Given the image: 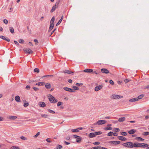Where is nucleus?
I'll use <instances>...</instances> for the list:
<instances>
[{"label": "nucleus", "mask_w": 149, "mask_h": 149, "mask_svg": "<svg viewBox=\"0 0 149 149\" xmlns=\"http://www.w3.org/2000/svg\"><path fill=\"white\" fill-rule=\"evenodd\" d=\"M68 81L70 83H72V80L71 79H69L68 80Z\"/></svg>", "instance_id": "62"}, {"label": "nucleus", "mask_w": 149, "mask_h": 149, "mask_svg": "<svg viewBox=\"0 0 149 149\" xmlns=\"http://www.w3.org/2000/svg\"><path fill=\"white\" fill-rule=\"evenodd\" d=\"M124 81L126 83L129 82V80L128 79H125L124 80Z\"/></svg>", "instance_id": "57"}, {"label": "nucleus", "mask_w": 149, "mask_h": 149, "mask_svg": "<svg viewBox=\"0 0 149 149\" xmlns=\"http://www.w3.org/2000/svg\"><path fill=\"white\" fill-rule=\"evenodd\" d=\"M144 95H139L138 97H137L138 99V100L139 99H141L143 97H144Z\"/></svg>", "instance_id": "27"}, {"label": "nucleus", "mask_w": 149, "mask_h": 149, "mask_svg": "<svg viewBox=\"0 0 149 149\" xmlns=\"http://www.w3.org/2000/svg\"><path fill=\"white\" fill-rule=\"evenodd\" d=\"M39 105L41 107H44L46 106V104L44 102H39Z\"/></svg>", "instance_id": "14"}, {"label": "nucleus", "mask_w": 149, "mask_h": 149, "mask_svg": "<svg viewBox=\"0 0 149 149\" xmlns=\"http://www.w3.org/2000/svg\"><path fill=\"white\" fill-rule=\"evenodd\" d=\"M19 43H23L24 42V41L22 39H20L19 40Z\"/></svg>", "instance_id": "44"}, {"label": "nucleus", "mask_w": 149, "mask_h": 149, "mask_svg": "<svg viewBox=\"0 0 149 149\" xmlns=\"http://www.w3.org/2000/svg\"><path fill=\"white\" fill-rule=\"evenodd\" d=\"M33 89H34V90L35 91H38L39 90V89L36 88V87H33Z\"/></svg>", "instance_id": "51"}, {"label": "nucleus", "mask_w": 149, "mask_h": 149, "mask_svg": "<svg viewBox=\"0 0 149 149\" xmlns=\"http://www.w3.org/2000/svg\"><path fill=\"white\" fill-rule=\"evenodd\" d=\"M40 132H38L34 136V137L35 138L37 137L38 136L40 135Z\"/></svg>", "instance_id": "45"}, {"label": "nucleus", "mask_w": 149, "mask_h": 149, "mask_svg": "<svg viewBox=\"0 0 149 149\" xmlns=\"http://www.w3.org/2000/svg\"><path fill=\"white\" fill-rule=\"evenodd\" d=\"M136 140H139L141 141H144V139L141 138L140 137H138L135 138Z\"/></svg>", "instance_id": "32"}, {"label": "nucleus", "mask_w": 149, "mask_h": 149, "mask_svg": "<svg viewBox=\"0 0 149 149\" xmlns=\"http://www.w3.org/2000/svg\"><path fill=\"white\" fill-rule=\"evenodd\" d=\"M10 31L12 33H13L14 32V29L13 27H10L9 28Z\"/></svg>", "instance_id": "30"}, {"label": "nucleus", "mask_w": 149, "mask_h": 149, "mask_svg": "<svg viewBox=\"0 0 149 149\" xmlns=\"http://www.w3.org/2000/svg\"><path fill=\"white\" fill-rule=\"evenodd\" d=\"M137 101H138V99H137V97L132 98L131 99H130L129 100V101L130 102H135Z\"/></svg>", "instance_id": "24"}, {"label": "nucleus", "mask_w": 149, "mask_h": 149, "mask_svg": "<svg viewBox=\"0 0 149 149\" xmlns=\"http://www.w3.org/2000/svg\"><path fill=\"white\" fill-rule=\"evenodd\" d=\"M34 41L36 45H38V41L36 39H35L34 40Z\"/></svg>", "instance_id": "49"}, {"label": "nucleus", "mask_w": 149, "mask_h": 149, "mask_svg": "<svg viewBox=\"0 0 149 149\" xmlns=\"http://www.w3.org/2000/svg\"><path fill=\"white\" fill-rule=\"evenodd\" d=\"M29 105V104L28 102L25 103L24 104V106L25 107L28 106Z\"/></svg>", "instance_id": "39"}, {"label": "nucleus", "mask_w": 149, "mask_h": 149, "mask_svg": "<svg viewBox=\"0 0 149 149\" xmlns=\"http://www.w3.org/2000/svg\"><path fill=\"white\" fill-rule=\"evenodd\" d=\"M101 71L102 73L105 74H108L109 73V71L106 68L102 69Z\"/></svg>", "instance_id": "10"}, {"label": "nucleus", "mask_w": 149, "mask_h": 149, "mask_svg": "<svg viewBox=\"0 0 149 149\" xmlns=\"http://www.w3.org/2000/svg\"><path fill=\"white\" fill-rule=\"evenodd\" d=\"M48 97L49 101L51 103H55L58 101L57 99H55L54 97L50 94L48 95Z\"/></svg>", "instance_id": "2"}, {"label": "nucleus", "mask_w": 149, "mask_h": 149, "mask_svg": "<svg viewBox=\"0 0 149 149\" xmlns=\"http://www.w3.org/2000/svg\"><path fill=\"white\" fill-rule=\"evenodd\" d=\"M41 115L42 117L44 118H47V117L49 116L48 115L46 114H41Z\"/></svg>", "instance_id": "38"}, {"label": "nucleus", "mask_w": 149, "mask_h": 149, "mask_svg": "<svg viewBox=\"0 0 149 149\" xmlns=\"http://www.w3.org/2000/svg\"><path fill=\"white\" fill-rule=\"evenodd\" d=\"M136 130H134L133 129H132L131 130L129 131H128V133L129 134H134L135 133V132H136Z\"/></svg>", "instance_id": "18"}, {"label": "nucleus", "mask_w": 149, "mask_h": 149, "mask_svg": "<svg viewBox=\"0 0 149 149\" xmlns=\"http://www.w3.org/2000/svg\"><path fill=\"white\" fill-rule=\"evenodd\" d=\"M144 88H147L149 89V85L145 86Z\"/></svg>", "instance_id": "64"}, {"label": "nucleus", "mask_w": 149, "mask_h": 149, "mask_svg": "<svg viewBox=\"0 0 149 149\" xmlns=\"http://www.w3.org/2000/svg\"><path fill=\"white\" fill-rule=\"evenodd\" d=\"M17 118V117L15 116H10L9 117V118L10 120H15Z\"/></svg>", "instance_id": "21"}, {"label": "nucleus", "mask_w": 149, "mask_h": 149, "mask_svg": "<svg viewBox=\"0 0 149 149\" xmlns=\"http://www.w3.org/2000/svg\"><path fill=\"white\" fill-rule=\"evenodd\" d=\"M95 136L94 133H91L89 134V136L90 138H93Z\"/></svg>", "instance_id": "25"}, {"label": "nucleus", "mask_w": 149, "mask_h": 149, "mask_svg": "<svg viewBox=\"0 0 149 149\" xmlns=\"http://www.w3.org/2000/svg\"><path fill=\"white\" fill-rule=\"evenodd\" d=\"M83 84L82 83H77L76 84V85L77 86H81Z\"/></svg>", "instance_id": "47"}, {"label": "nucleus", "mask_w": 149, "mask_h": 149, "mask_svg": "<svg viewBox=\"0 0 149 149\" xmlns=\"http://www.w3.org/2000/svg\"><path fill=\"white\" fill-rule=\"evenodd\" d=\"M109 143L111 144H114L116 145L120 144V142L119 141H110Z\"/></svg>", "instance_id": "7"}, {"label": "nucleus", "mask_w": 149, "mask_h": 149, "mask_svg": "<svg viewBox=\"0 0 149 149\" xmlns=\"http://www.w3.org/2000/svg\"><path fill=\"white\" fill-rule=\"evenodd\" d=\"M45 87L47 89H49L51 87V85L49 83H47L46 84Z\"/></svg>", "instance_id": "19"}, {"label": "nucleus", "mask_w": 149, "mask_h": 149, "mask_svg": "<svg viewBox=\"0 0 149 149\" xmlns=\"http://www.w3.org/2000/svg\"><path fill=\"white\" fill-rule=\"evenodd\" d=\"M105 130H111L112 129V128L108 126L107 127H106L105 128Z\"/></svg>", "instance_id": "43"}, {"label": "nucleus", "mask_w": 149, "mask_h": 149, "mask_svg": "<svg viewBox=\"0 0 149 149\" xmlns=\"http://www.w3.org/2000/svg\"><path fill=\"white\" fill-rule=\"evenodd\" d=\"M47 110H48V111H49L50 113H55V112L54 111L51 110L49 109H48Z\"/></svg>", "instance_id": "34"}, {"label": "nucleus", "mask_w": 149, "mask_h": 149, "mask_svg": "<svg viewBox=\"0 0 149 149\" xmlns=\"http://www.w3.org/2000/svg\"><path fill=\"white\" fill-rule=\"evenodd\" d=\"M118 138L120 140L122 141H125L127 139L125 137L123 136H118Z\"/></svg>", "instance_id": "15"}, {"label": "nucleus", "mask_w": 149, "mask_h": 149, "mask_svg": "<svg viewBox=\"0 0 149 149\" xmlns=\"http://www.w3.org/2000/svg\"><path fill=\"white\" fill-rule=\"evenodd\" d=\"M53 29V28H52L51 26V27H49V29L48 30V32L50 31Z\"/></svg>", "instance_id": "58"}, {"label": "nucleus", "mask_w": 149, "mask_h": 149, "mask_svg": "<svg viewBox=\"0 0 149 149\" xmlns=\"http://www.w3.org/2000/svg\"><path fill=\"white\" fill-rule=\"evenodd\" d=\"M123 145L125 147L127 148H132L134 147V143L130 142H128L123 144Z\"/></svg>", "instance_id": "3"}, {"label": "nucleus", "mask_w": 149, "mask_h": 149, "mask_svg": "<svg viewBox=\"0 0 149 149\" xmlns=\"http://www.w3.org/2000/svg\"><path fill=\"white\" fill-rule=\"evenodd\" d=\"M30 86L29 85H27L26 87V88L27 90H29L30 88Z\"/></svg>", "instance_id": "50"}, {"label": "nucleus", "mask_w": 149, "mask_h": 149, "mask_svg": "<svg viewBox=\"0 0 149 149\" xmlns=\"http://www.w3.org/2000/svg\"><path fill=\"white\" fill-rule=\"evenodd\" d=\"M110 98L113 99H118L123 98V96L113 94L110 96Z\"/></svg>", "instance_id": "4"}, {"label": "nucleus", "mask_w": 149, "mask_h": 149, "mask_svg": "<svg viewBox=\"0 0 149 149\" xmlns=\"http://www.w3.org/2000/svg\"><path fill=\"white\" fill-rule=\"evenodd\" d=\"M54 20H55V18L54 17H53L52 18V19L50 21V24H54Z\"/></svg>", "instance_id": "31"}, {"label": "nucleus", "mask_w": 149, "mask_h": 149, "mask_svg": "<svg viewBox=\"0 0 149 149\" xmlns=\"http://www.w3.org/2000/svg\"><path fill=\"white\" fill-rule=\"evenodd\" d=\"M93 70L92 69H85L84 70L83 72H85L91 73L93 72Z\"/></svg>", "instance_id": "13"}, {"label": "nucleus", "mask_w": 149, "mask_h": 149, "mask_svg": "<svg viewBox=\"0 0 149 149\" xmlns=\"http://www.w3.org/2000/svg\"><path fill=\"white\" fill-rule=\"evenodd\" d=\"M62 146L61 145H58L56 147V149H60L62 148Z\"/></svg>", "instance_id": "33"}, {"label": "nucleus", "mask_w": 149, "mask_h": 149, "mask_svg": "<svg viewBox=\"0 0 149 149\" xmlns=\"http://www.w3.org/2000/svg\"><path fill=\"white\" fill-rule=\"evenodd\" d=\"M64 143L66 145H69L70 144V143L69 142H66V141H64Z\"/></svg>", "instance_id": "59"}, {"label": "nucleus", "mask_w": 149, "mask_h": 149, "mask_svg": "<svg viewBox=\"0 0 149 149\" xmlns=\"http://www.w3.org/2000/svg\"><path fill=\"white\" fill-rule=\"evenodd\" d=\"M94 133L95 136L96 135L101 134L102 133V132L100 131L95 132Z\"/></svg>", "instance_id": "28"}, {"label": "nucleus", "mask_w": 149, "mask_h": 149, "mask_svg": "<svg viewBox=\"0 0 149 149\" xmlns=\"http://www.w3.org/2000/svg\"><path fill=\"white\" fill-rule=\"evenodd\" d=\"M149 134V132H144L143 135H148Z\"/></svg>", "instance_id": "46"}, {"label": "nucleus", "mask_w": 149, "mask_h": 149, "mask_svg": "<svg viewBox=\"0 0 149 149\" xmlns=\"http://www.w3.org/2000/svg\"><path fill=\"white\" fill-rule=\"evenodd\" d=\"M109 83L111 85H113L114 84L113 81L112 80H110Z\"/></svg>", "instance_id": "56"}, {"label": "nucleus", "mask_w": 149, "mask_h": 149, "mask_svg": "<svg viewBox=\"0 0 149 149\" xmlns=\"http://www.w3.org/2000/svg\"><path fill=\"white\" fill-rule=\"evenodd\" d=\"M73 136L74 138H77L78 137H79V136H77V135H74Z\"/></svg>", "instance_id": "61"}, {"label": "nucleus", "mask_w": 149, "mask_h": 149, "mask_svg": "<svg viewBox=\"0 0 149 149\" xmlns=\"http://www.w3.org/2000/svg\"><path fill=\"white\" fill-rule=\"evenodd\" d=\"M127 134V133L125 132H122L121 133V134L123 136H126Z\"/></svg>", "instance_id": "35"}, {"label": "nucleus", "mask_w": 149, "mask_h": 149, "mask_svg": "<svg viewBox=\"0 0 149 149\" xmlns=\"http://www.w3.org/2000/svg\"><path fill=\"white\" fill-rule=\"evenodd\" d=\"M103 87L102 85H100L96 86L95 88V91H97L100 90Z\"/></svg>", "instance_id": "9"}, {"label": "nucleus", "mask_w": 149, "mask_h": 149, "mask_svg": "<svg viewBox=\"0 0 149 149\" xmlns=\"http://www.w3.org/2000/svg\"><path fill=\"white\" fill-rule=\"evenodd\" d=\"M45 84L44 82H40L37 83L36 85L38 86H43Z\"/></svg>", "instance_id": "22"}, {"label": "nucleus", "mask_w": 149, "mask_h": 149, "mask_svg": "<svg viewBox=\"0 0 149 149\" xmlns=\"http://www.w3.org/2000/svg\"><path fill=\"white\" fill-rule=\"evenodd\" d=\"M125 117H122L119 118L118 119V121L119 122H123L125 120Z\"/></svg>", "instance_id": "20"}, {"label": "nucleus", "mask_w": 149, "mask_h": 149, "mask_svg": "<svg viewBox=\"0 0 149 149\" xmlns=\"http://www.w3.org/2000/svg\"><path fill=\"white\" fill-rule=\"evenodd\" d=\"M34 71L35 72L38 73L39 72V70L38 68H36L34 69Z\"/></svg>", "instance_id": "42"}, {"label": "nucleus", "mask_w": 149, "mask_h": 149, "mask_svg": "<svg viewBox=\"0 0 149 149\" xmlns=\"http://www.w3.org/2000/svg\"><path fill=\"white\" fill-rule=\"evenodd\" d=\"M56 3H56L55 5L52 7L51 10L50 11V12L51 13L53 12L55 10L56 8H57L58 5V3H57V5H56Z\"/></svg>", "instance_id": "11"}, {"label": "nucleus", "mask_w": 149, "mask_h": 149, "mask_svg": "<svg viewBox=\"0 0 149 149\" xmlns=\"http://www.w3.org/2000/svg\"><path fill=\"white\" fill-rule=\"evenodd\" d=\"M3 22L5 24H7L8 23V21L7 19H4L3 20Z\"/></svg>", "instance_id": "55"}, {"label": "nucleus", "mask_w": 149, "mask_h": 149, "mask_svg": "<svg viewBox=\"0 0 149 149\" xmlns=\"http://www.w3.org/2000/svg\"><path fill=\"white\" fill-rule=\"evenodd\" d=\"M54 25V24H50L49 27H51V26L52 28H53Z\"/></svg>", "instance_id": "60"}, {"label": "nucleus", "mask_w": 149, "mask_h": 149, "mask_svg": "<svg viewBox=\"0 0 149 149\" xmlns=\"http://www.w3.org/2000/svg\"><path fill=\"white\" fill-rule=\"evenodd\" d=\"M23 50L26 53L30 54L33 52L29 48H24Z\"/></svg>", "instance_id": "6"}, {"label": "nucleus", "mask_w": 149, "mask_h": 149, "mask_svg": "<svg viewBox=\"0 0 149 149\" xmlns=\"http://www.w3.org/2000/svg\"><path fill=\"white\" fill-rule=\"evenodd\" d=\"M115 131L116 132H119L120 131V130L118 128H115Z\"/></svg>", "instance_id": "54"}, {"label": "nucleus", "mask_w": 149, "mask_h": 149, "mask_svg": "<svg viewBox=\"0 0 149 149\" xmlns=\"http://www.w3.org/2000/svg\"><path fill=\"white\" fill-rule=\"evenodd\" d=\"M63 73H68V74H71L73 73V72L70 71L68 70H63L62 72Z\"/></svg>", "instance_id": "16"}, {"label": "nucleus", "mask_w": 149, "mask_h": 149, "mask_svg": "<svg viewBox=\"0 0 149 149\" xmlns=\"http://www.w3.org/2000/svg\"><path fill=\"white\" fill-rule=\"evenodd\" d=\"M63 89L66 91L71 92H74L75 91L72 89L67 87H64L63 88Z\"/></svg>", "instance_id": "8"}, {"label": "nucleus", "mask_w": 149, "mask_h": 149, "mask_svg": "<svg viewBox=\"0 0 149 149\" xmlns=\"http://www.w3.org/2000/svg\"><path fill=\"white\" fill-rule=\"evenodd\" d=\"M82 140V138L81 137H78L76 139V141L77 143H79L81 142V140Z\"/></svg>", "instance_id": "26"}, {"label": "nucleus", "mask_w": 149, "mask_h": 149, "mask_svg": "<svg viewBox=\"0 0 149 149\" xmlns=\"http://www.w3.org/2000/svg\"><path fill=\"white\" fill-rule=\"evenodd\" d=\"M20 139H21L23 140H26L27 139V138L26 137H25L24 136H21Z\"/></svg>", "instance_id": "37"}, {"label": "nucleus", "mask_w": 149, "mask_h": 149, "mask_svg": "<svg viewBox=\"0 0 149 149\" xmlns=\"http://www.w3.org/2000/svg\"><path fill=\"white\" fill-rule=\"evenodd\" d=\"M46 141L48 143H51L52 141L50 140L49 138H47L46 139Z\"/></svg>", "instance_id": "52"}, {"label": "nucleus", "mask_w": 149, "mask_h": 149, "mask_svg": "<svg viewBox=\"0 0 149 149\" xmlns=\"http://www.w3.org/2000/svg\"><path fill=\"white\" fill-rule=\"evenodd\" d=\"M149 145L146 143H134V147H143L145 148L148 147Z\"/></svg>", "instance_id": "1"}, {"label": "nucleus", "mask_w": 149, "mask_h": 149, "mask_svg": "<svg viewBox=\"0 0 149 149\" xmlns=\"http://www.w3.org/2000/svg\"><path fill=\"white\" fill-rule=\"evenodd\" d=\"M71 131L72 132H79V130L77 129H72L71 130Z\"/></svg>", "instance_id": "29"}, {"label": "nucleus", "mask_w": 149, "mask_h": 149, "mask_svg": "<svg viewBox=\"0 0 149 149\" xmlns=\"http://www.w3.org/2000/svg\"><path fill=\"white\" fill-rule=\"evenodd\" d=\"M72 87L75 90H79V88L75 86H73Z\"/></svg>", "instance_id": "36"}, {"label": "nucleus", "mask_w": 149, "mask_h": 149, "mask_svg": "<svg viewBox=\"0 0 149 149\" xmlns=\"http://www.w3.org/2000/svg\"><path fill=\"white\" fill-rule=\"evenodd\" d=\"M107 123V121L105 120H99L97 121L96 123H94V125H96L98 124L100 125H102L104 124Z\"/></svg>", "instance_id": "5"}, {"label": "nucleus", "mask_w": 149, "mask_h": 149, "mask_svg": "<svg viewBox=\"0 0 149 149\" xmlns=\"http://www.w3.org/2000/svg\"><path fill=\"white\" fill-rule=\"evenodd\" d=\"M63 16H62L61 17V19L59 20L58 21V22L56 23V26H57L60 24L61 22V21H62V20L63 19Z\"/></svg>", "instance_id": "23"}, {"label": "nucleus", "mask_w": 149, "mask_h": 149, "mask_svg": "<svg viewBox=\"0 0 149 149\" xmlns=\"http://www.w3.org/2000/svg\"><path fill=\"white\" fill-rule=\"evenodd\" d=\"M113 132H110L108 134V136H112L113 135Z\"/></svg>", "instance_id": "41"}, {"label": "nucleus", "mask_w": 149, "mask_h": 149, "mask_svg": "<svg viewBox=\"0 0 149 149\" xmlns=\"http://www.w3.org/2000/svg\"><path fill=\"white\" fill-rule=\"evenodd\" d=\"M14 42H15V43L17 45H19V43L17 42L16 41H15V40L14 41Z\"/></svg>", "instance_id": "63"}, {"label": "nucleus", "mask_w": 149, "mask_h": 149, "mask_svg": "<svg viewBox=\"0 0 149 149\" xmlns=\"http://www.w3.org/2000/svg\"><path fill=\"white\" fill-rule=\"evenodd\" d=\"M11 149H19V148L17 146H13L12 147Z\"/></svg>", "instance_id": "40"}, {"label": "nucleus", "mask_w": 149, "mask_h": 149, "mask_svg": "<svg viewBox=\"0 0 149 149\" xmlns=\"http://www.w3.org/2000/svg\"><path fill=\"white\" fill-rule=\"evenodd\" d=\"M62 104V102H58V103H57V106H59L60 105H61Z\"/></svg>", "instance_id": "53"}, {"label": "nucleus", "mask_w": 149, "mask_h": 149, "mask_svg": "<svg viewBox=\"0 0 149 149\" xmlns=\"http://www.w3.org/2000/svg\"><path fill=\"white\" fill-rule=\"evenodd\" d=\"M0 38L8 42H9L10 41V40L9 38H5V36H0Z\"/></svg>", "instance_id": "12"}, {"label": "nucleus", "mask_w": 149, "mask_h": 149, "mask_svg": "<svg viewBox=\"0 0 149 149\" xmlns=\"http://www.w3.org/2000/svg\"><path fill=\"white\" fill-rule=\"evenodd\" d=\"M100 143L98 142H95L93 143V144L95 145H98L100 144Z\"/></svg>", "instance_id": "48"}, {"label": "nucleus", "mask_w": 149, "mask_h": 149, "mask_svg": "<svg viewBox=\"0 0 149 149\" xmlns=\"http://www.w3.org/2000/svg\"><path fill=\"white\" fill-rule=\"evenodd\" d=\"M15 101L17 102H20L21 101L20 97L18 95H17L15 97Z\"/></svg>", "instance_id": "17"}]
</instances>
